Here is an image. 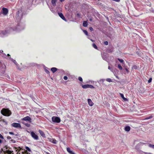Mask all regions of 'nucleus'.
<instances>
[{"mask_svg": "<svg viewBox=\"0 0 154 154\" xmlns=\"http://www.w3.org/2000/svg\"><path fill=\"white\" fill-rule=\"evenodd\" d=\"M1 113L5 116H9L11 114V111L8 109L3 108L1 111Z\"/></svg>", "mask_w": 154, "mask_h": 154, "instance_id": "1", "label": "nucleus"}, {"mask_svg": "<svg viewBox=\"0 0 154 154\" xmlns=\"http://www.w3.org/2000/svg\"><path fill=\"white\" fill-rule=\"evenodd\" d=\"M52 120L53 122L57 123H59L60 122V119L57 116H53L52 118Z\"/></svg>", "mask_w": 154, "mask_h": 154, "instance_id": "2", "label": "nucleus"}, {"mask_svg": "<svg viewBox=\"0 0 154 154\" xmlns=\"http://www.w3.org/2000/svg\"><path fill=\"white\" fill-rule=\"evenodd\" d=\"M30 134L34 140H38L39 138L38 136L33 131H31Z\"/></svg>", "mask_w": 154, "mask_h": 154, "instance_id": "3", "label": "nucleus"}, {"mask_svg": "<svg viewBox=\"0 0 154 154\" xmlns=\"http://www.w3.org/2000/svg\"><path fill=\"white\" fill-rule=\"evenodd\" d=\"M11 126L15 128H21V125L20 124L17 123H14L12 124Z\"/></svg>", "mask_w": 154, "mask_h": 154, "instance_id": "4", "label": "nucleus"}, {"mask_svg": "<svg viewBox=\"0 0 154 154\" xmlns=\"http://www.w3.org/2000/svg\"><path fill=\"white\" fill-rule=\"evenodd\" d=\"M82 87L83 88H94V87L92 85H82Z\"/></svg>", "mask_w": 154, "mask_h": 154, "instance_id": "5", "label": "nucleus"}, {"mask_svg": "<svg viewBox=\"0 0 154 154\" xmlns=\"http://www.w3.org/2000/svg\"><path fill=\"white\" fill-rule=\"evenodd\" d=\"M2 14L3 15H6L8 13V9L5 8H3L2 9Z\"/></svg>", "mask_w": 154, "mask_h": 154, "instance_id": "6", "label": "nucleus"}, {"mask_svg": "<svg viewBox=\"0 0 154 154\" xmlns=\"http://www.w3.org/2000/svg\"><path fill=\"white\" fill-rule=\"evenodd\" d=\"M58 14L60 17L63 20L66 21V20L65 17L63 16V14L62 13H58Z\"/></svg>", "mask_w": 154, "mask_h": 154, "instance_id": "7", "label": "nucleus"}, {"mask_svg": "<svg viewBox=\"0 0 154 154\" xmlns=\"http://www.w3.org/2000/svg\"><path fill=\"white\" fill-rule=\"evenodd\" d=\"M38 131L42 137H45V134L43 131L41 130H39Z\"/></svg>", "mask_w": 154, "mask_h": 154, "instance_id": "8", "label": "nucleus"}, {"mask_svg": "<svg viewBox=\"0 0 154 154\" xmlns=\"http://www.w3.org/2000/svg\"><path fill=\"white\" fill-rule=\"evenodd\" d=\"M88 104L90 106H92L94 105V103L90 99H88Z\"/></svg>", "mask_w": 154, "mask_h": 154, "instance_id": "9", "label": "nucleus"}, {"mask_svg": "<svg viewBox=\"0 0 154 154\" xmlns=\"http://www.w3.org/2000/svg\"><path fill=\"white\" fill-rule=\"evenodd\" d=\"M67 151L70 154H75V153L73 152L70 150V149L69 147H67L66 148Z\"/></svg>", "mask_w": 154, "mask_h": 154, "instance_id": "10", "label": "nucleus"}, {"mask_svg": "<svg viewBox=\"0 0 154 154\" xmlns=\"http://www.w3.org/2000/svg\"><path fill=\"white\" fill-rule=\"evenodd\" d=\"M120 95L121 97L123 99V100L125 101H128V100L126 98L124 97L123 94L122 93H120Z\"/></svg>", "mask_w": 154, "mask_h": 154, "instance_id": "11", "label": "nucleus"}, {"mask_svg": "<svg viewBox=\"0 0 154 154\" xmlns=\"http://www.w3.org/2000/svg\"><path fill=\"white\" fill-rule=\"evenodd\" d=\"M125 130L127 131H129L130 130V127L129 126H127L125 128Z\"/></svg>", "mask_w": 154, "mask_h": 154, "instance_id": "12", "label": "nucleus"}, {"mask_svg": "<svg viewBox=\"0 0 154 154\" xmlns=\"http://www.w3.org/2000/svg\"><path fill=\"white\" fill-rule=\"evenodd\" d=\"M21 119L22 120L25 121H29V116H27L22 119Z\"/></svg>", "mask_w": 154, "mask_h": 154, "instance_id": "13", "label": "nucleus"}, {"mask_svg": "<svg viewBox=\"0 0 154 154\" xmlns=\"http://www.w3.org/2000/svg\"><path fill=\"white\" fill-rule=\"evenodd\" d=\"M57 70V69L55 67H52L51 69V70L53 73H54L56 72Z\"/></svg>", "mask_w": 154, "mask_h": 154, "instance_id": "14", "label": "nucleus"}, {"mask_svg": "<svg viewBox=\"0 0 154 154\" xmlns=\"http://www.w3.org/2000/svg\"><path fill=\"white\" fill-rule=\"evenodd\" d=\"M88 25V23L87 21H85L83 23V26L84 27H87Z\"/></svg>", "mask_w": 154, "mask_h": 154, "instance_id": "15", "label": "nucleus"}, {"mask_svg": "<svg viewBox=\"0 0 154 154\" xmlns=\"http://www.w3.org/2000/svg\"><path fill=\"white\" fill-rule=\"evenodd\" d=\"M0 122H2L4 123H5V124L6 125L7 124V122L5 121L4 119H2L1 118H0Z\"/></svg>", "mask_w": 154, "mask_h": 154, "instance_id": "16", "label": "nucleus"}, {"mask_svg": "<svg viewBox=\"0 0 154 154\" xmlns=\"http://www.w3.org/2000/svg\"><path fill=\"white\" fill-rule=\"evenodd\" d=\"M57 0H51V3L54 6L56 5V2Z\"/></svg>", "mask_w": 154, "mask_h": 154, "instance_id": "17", "label": "nucleus"}, {"mask_svg": "<svg viewBox=\"0 0 154 154\" xmlns=\"http://www.w3.org/2000/svg\"><path fill=\"white\" fill-rule=\"evenodd\" d=\"M148 146L149 147L154 149V145L151 144L150 143H148Z\"/></svg>", "mask_w": 154, "mask_h": 154, "instance_id": "18", "label": "nucleus"}, {"mask_svg": "<svg viewBox=\"0 0 154 154\" xmlns=\"http://www.w3.org/2000/svg\"><path fill=\"white\" fill-rule=\"evenodd\" d=\"M93 47L95 49H97L98 48L97 45L95 43H93L92 44Z\"/></svg>", "mask_w": 154, "mask_h": 154, "instance_id": "19", "label": "nucleus"}, {"mask_svg": "<svg viewBox=\"0 0 154 154\" xmlns=\"http://www.w3.org/2000/svg\"><path fill=\"white\" fill-rule=\"evenodd\" d=\"M12 151L9 150H7L6 151V152L8 154H11Z\"/></svg>", "mask_w": 154, "mask_h": 154, "instance_id": "20", "label": "nucleus"}, {"mask_svg": "<svg viewBox=\"0 0 154 154\" xmlns=\"http://www.w3.org/2000/svg\"><path fill=\"white\" fill-rule=\"evenodd\" d=\"M118 60L121 63H124V61L122 59H120L119 58H118Z\"/></svg>", "mask_w": 154, "mask_h": 154, "instance_id": "21", "label": "nucleus"}, {"mask_svg": "<svg viewBox=\"0 0 154 154\" xmlns=\"http://www.w3.org/2000/svg\"><path fill=\"white\" fill-rule=\"evenodd\" d=\"M118 68L120 70H122V68L121 65L119 64L118 65Z\"/></svg>", "mask_w": 154, "mask_h": 154, "instance_id": "22", "label": "nucleus"}, {"mask_svg": "<svg viewBox=\"0 0 154 154\" xmlns=\"http://www.w3.org/2000/svg\"><path fill=\"white\" fill-rule=\"evenodd\" d=\"M106 81L109 82H112V80L110 78H107L106 79Z\"/></svg>", "mask_w": 154, "mask_h": 154, "instance_id": "23", "label": "nucleus"}, {"mask_svg": "<svg viewBox=\"0 0 154 154\" xmlns=\"http://www.w3.org/2000/svg\"><path fill=\"white\" fill-rule=\"evenodd\" d=\"M22 123H23V124L25 125H26V126L28 127H29V124H28V123H25V122H22Z\"/></svg>", "mask_w": 154, "mask_h": 154, "instance_id": "24", "label": "nucleus"}, {"mask_svg": "<svg viewBox=\"0 0 154 154\" xmlns=\"http://www.w3.org/2000/svg\"><path fill=\"white\" fill-rule=\"evenodd\" d=\"M84 33L86 35H88V32L86 30H83V31Z\"/></svg>", "mask_w": 154, "mask_h": 154, "instance_id": "25", "label": "nucleus"}, {"mask_svg": "<svg viewBox=\"0 0 154 154\" xmlns=\"http://www.w3.org/2000/svg\"><path fill=\"white\" fill-rule=\"evenodd\" d=\"M153 117V116H150L147 117L145 118L146 119H151Z\"/></svg>", "mask_w": 154, "mask_h": 154, "instance_id": "26", "label": "nucleus"}, {"mask_svg": "<svg viewBox=\"0 0 154 154\" xmlns=\"http://www.w3.org/2000/svg\"><path fill=\"white\" fill-rule=\"evenodd\" d=\"M52 143H53L56 144L57 143V141L55 139H53Z\"/></svg>", "mask_w": 154, "mask_h": 154, "instance_id": "27", "label": "nucleus"}, {"mask_svg": "<svg viewBox=\"0 0 154 154\" xmlns=\"http://www.w3.org/2000/svg\"><path fill=\"white\" fill-rule=\"evenodd\" d=\"M10 141H11V143H16V141L13 139H11L10 140Z\"/></svg>", "mask_w": 154, "mask_h": 154, "instance_id": "28", "label": "nucleus"}, {"mask_svg": "<svg viewBox=\"0 0 154 154\" xmlns=\"http://www.w3.org/2000/svg\"><path fill=\"white\" fill-rule=\"evenodd\" d=\"M78 79L80 81L82 82L83 81L81 77H79Z\"/></svg>", "mask_w": 154, "mask_h": 154, "instance_id": "29", "label": "nucleus"}, {"mask_svg": "<svg viewBox=\"0 0 154 154\" xmlns=\"http://www.w3.org/2000/svg\"><path fill=\"white\" fill-rule=\"evenodd\" d=\"M146 144V143H143V142H140V145H144V144Z\"/></svg>", "mask_w": 154, "mask_h": 154, "instance_id": "30", "label": "nucleus"}, {"mask_svg": "<svg viewBox=\"0 0 154 154\" xmlns=\"http://www.w3.org/2000/svg\"><path fill=\"white\" fill-rule=\"evenodd\" d=\"M45 71L48 74H49L50 72L48 70H47L46 69H45Z\"/></svg>", "mask_w": 154, "mask_h": 154, "instance_id": "31", "label": "nucleus"}, {"mask_svg": "<svg viewBox=\"0 0 154 154\" xmlns=\"http://www.w3.org/2000/svg\"><path fill=\"white\" fill-rule=\"evenodd\" d=\"M152 78H151L149 79V80H148V83H150L152 82Z\"/></svg>", "mask_w": 154, "mask_h": 154, "instance_id": "32", "label": "nucleus"}, {"mask_svg": "<svg viewBox=\"0 0 154 154\" xmlns=\"http://www.w3.org/2000/svg\"><path fill=\"white\" fill-rule=\"evenodd\" d=\"M104 44L106 45H107L108 44V42L107 41L104 42Z\"/></svg>", "mask_w": 154, "mask_h": 154, "instance_id": "33", "label": "nucleus"}, {"mask_svg": "<svg viewBox=\"0 0 154 154\" xmlns=\"http://www.w3.org/2000/svg\"><path fill=\"white\" fill-rule=\"evenodd\" d=\"M63 79L65 80H66L67 79H68V78L67 77V76H65L63 77Z\"/></svg>", "mask_w": 154, "mask_h": 154, "instance_id": "34", "label": "nucleus"}, {"mask_svg": "<svg viewBox=\"0 0 154 154\" xmlns=\"http://www.w3.org/2000/svg\"><path fill=\"white\" fill-rule=\"evenodd\" d=\"M12 61H13V62L15 64L17 65V62H16V61L15 60H13Z\"/></svg>", "mask_w": 154, "mask_h": 154, "instance_id": "35", "label": "nucleus"}, {"mask_svg": "<svg viewBox=\"0 0 154 154\" xmlns=\"http://www.w3.org/2000/svg\"><path fill=\"white\" fill-rule=\"evenodd\" d=\"M137 66H136V65H134V66H133V67L132 68L134 69H137Z\"/></svg>", "mask_w": 154, "mask_h": 154, "instance_id": "36", "label": "nucleus"}, {"mask_svg": "<svg viewBox=\"0 0 154 154\" xmlns=\"http://www.w3.org/2000/svg\"><path fill=\"white\" fill-rule=\"evenodd\" d=\"M0 138L2 139H4V138L3 136L1 134H0Z\"/></svg>", "mask_w": 154, "mask_h": 154, "instance_id": "37", "label": "nucleus"}, {"mask_svg": "<svg viewBox=\"0 0 154 154\" xmlns=\"http://www.w3.org/2000/svg\"><path fill=\"white\" fill-rule=\"evenodd\" d=\"M7 139L8 140H10L11 138V137L9 136H7Z\"/></svg>", "mask_w": 154, "mask_h": 154, "instance_id": "38", "label": "nucleus"}, {"mask_svg": "<svg viewBox=\"0 0 154 154\" xmlns=\"http://www.w3.org/2000/svg\"><path fill=\"white\" fill-rule=\"evenodd\" d=\"M9 133L10 134H11V135H14V133L13 132H9Z\"/></svg>", "mask_w": 154, "mask_h": 154, "instance_id": "39", "label": "nucleus"}, {"mask_svg": "<svg viewBox=\"0 0 154 154\" xmlns=\"http://www.w3.org/2000/svg\"><path fill=\"white\" fill-rule=\"evenodd\" d=\"M89 29L91 31H92L93 30V28L92 27H90L89 28Z\"/></svg>", "mask_w": 154, "mask_h": 154, "instance_id": "40", "label": "nucleus"}, {"mask_svg": "<svg viewBox=\"0 0 154 154\" xmlns=\"http://www.w3.org/2000/svg\"><path fill=\"white\" fill-rule=\"evenodd\" d=\"M76 15L78 17H80V14H79V13H77L76 14Z\"/></svg>", "mask_w": 154, "mask_h": 154, "instance_id": "41", "label": "nucleus"}, {"mask_svg": "<svg viewBox=\"0 0 154 154\" xmlns=\"http://www.w3.org/2000/svg\"><path fill=\"white\" fill-rule=\"evenodd\" d=\"M26 149L27 150H28V151H29V147H26Z\"/></svg>", "mask_w": 154, "mask_h": 154, "instance_id": "42", "label": "nucleus"}, {"mask_svg": "<svg viewBox=\"0 0 154 154\" xmlns=\"http://www.w3.org/2000/svg\"><path fill=\"white\" fill-rule=\"evenodd\" d=\"M65 0H60V1L61 2H64Z\"/></svg>", "mask_w": 154, "mask_h": 154, "instance_id": "43", "label": "nucleus"}, {"mask_svg": "<svg viewBox=\"0 0 154 154\" xmlns=\"http://www.w3.org/2000/svg\"><path fill=\"white\" fill-rule=\"evenodd\" d=\"M108 69H109V70H111V67H110V66H108Z\"/></svg>", "mask_w": 154, "mask_h": 154, "instance_id": "44", "label": "nucleus"}, {"mask_svg": "<svg viewBox=\"0 0 154 154\" xmlns=\"http://www.w3.org/2000/svg\"><path fill=\"white\" fill-rule=\"evenodd\" d=\"M125 70H126V71L127 72H128V69H127V68H126L125 69Z\"/></svg>", "mask_w": 154, "mask_h": 154, "instance_id": "45", "label": "nucleus"}, {"mask_svg": "<svg viewBox=\"0 0 154 154\" xmlns=\"http://www.w3.org/2000/svg\"><path fill=\"white\" fill-rule=\"evenodd\" d=\"M31 118H30L29 117V122H31Z\"/></svg>", "mask_w": 154, "mask_h": 154, "instance_id": "46", "label": "nucleus"}, {"mask_svg": "<svg viewBox=\"0 0 154 154\" xmlns=\"http://www.w3.org/2000/svg\"><path fill=\"white\" fill-rule=\"evenodd\" d=\"M2 142V140L0 139V143H1Z\"/></svg>", "mask_w": 154, "mask_h": 154, "instance_id": "47", "label": "nucleus"}, {"mask_svg": "<svg viewBox=\"0 0 154 154\" xmlns=\"http://www.w3.org/2000/svg\"><path fill=\"white\" fill-rule=\"evenodd\" d=\"M7 56H10V55L9 54H7Z\"/></svg>", "mask_w": 154, "mask_h": 154, "instance_id": "48", "label": "nucleus"}, {"mask_svg": "<svg viewBox=\"0 0 154 154\" xmlns=\"http://www.w3.org/2000/svg\"><path fill=\"white\" fill-rule=\"evenodd\" d=\"M148 153L146 152L145 153V154H148Z\"/></svg>", "mask_w": 154, "mask_h": 154, "instance_id": "49", "label": "nucleus"}, {"mask_svg": "<svg viewBox=\"0 0 154 154\" xmlns=\"http://www.w3.org/2000/svg\"><path fill=\"white\" fill-rule=\"evenodd\" d=\"M148 154H152L151 153H148Z\"/></svg>", "mask_w": 154, "mask_h": 154, "instance_id": "50", "label": "nucleus"}, {"mask_svg": "<svg viewBox=\"0 0 154 154\" xmlns=\"http://www.w3.org/2000/svg\"><path fill=\"white\" fill-rule=\"evenodd\" d=\"M17 12H18V14L19 12V11H18Z\"/></svg>", "mask_w": 154, "mask_h": 154, "instance_id": "51", "label": "nucleus"}, {"mask_svg": "<svg viewBox=\"0 0 154 154\" xmlns=\"http://www.w3.org/2000/svg\"><path fill=\"white\" fill-rule=\"evenodd\" d=\"M29 152H30L31 151V150L30 149H29Z\"/></svg>", "mask_w": 154, "mask_h": 154, "instance_id": "52", "label": "nucleus"}]
</instances>
